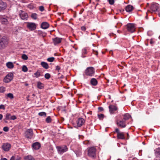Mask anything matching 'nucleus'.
I'll return each mask as SVG.
<instances>
[{
    "instance_id": "nucleus-58",
    "label": "nucleus",
    "mask_w": 160,
    "mask_h": 160,
    "mask_svg": "<svg viewBox=\"0 0 160 160\" xmlns=\"http://www.w3.org/2000/svg\"><path fill=\"white\" fill-rule=\"evenodd\" d=\"M0 160H7L5 158H1Z\"/></svg>"
},
{
    "instance_id": "nucleus-27",
    "label": "nucleus",
    "mask_w": 160,
    "mask_h": 160,
    "mask_svg": "<svg viewBox=\"0 0 160 160\" xmlns=\"http://www.w3.org/2000/svg\"><path fill=\"white\" fill-rule=\"evenodd\" d=\"M75 152L77 156H80L81 154V148H79L78 150H76L75 151Z\"/></svg>"
},
{
    "instance_id": "nucleus-16",
    "label": "nucleus",
    "mask_w": 160,
    "mask_h": 160,
    "mask_svg": "<svg viewBox=\"0 0 160 160\" xmlns=\"http://www.w3.org/2000/svg\"><path fill=\"white\" fill-rule=\"evenodd\" d=\"M54 44L55 45L60 43L62 40V38L56 37L52 38Z\"/></svg>"
},
{
    "instance_id": "nucleus-47",
    "label": "nucleus",
    "mask_w": 160,
    "mask_h": 160,
    "mask_svg": "<svg viewBox=\"0 0 160 160\" xmlns=\"http://www.w3.org/2000/svg\"><path fill=\"white\" fill-rule=\"evenodd\" d=\"M156 154L157 157H160V151H156Z\"/></svg>"
},
{
    "instance_id": "nucleus-11",
    "label": "nucleus",
    "mask_w": 160,
    "mask_h": 160,
    "mask_svg": "<svg viewBox=\"0 0 160 160\" xmlns=\"http://www.w3.org/2000/svg\"><path fill=\"white\" fill-rule=\"evenodd\" d=\"M117 125L121 128H125L126 126V122L124 120H119L117 122Z\"/></svg>"
},
{
    "instance_id": "nucleus-55",
    "label": "nucleus",
    "mask_w": 160,
    "mask_h": 160,
    "mask_svg": "<svg viewBox=\"0 0 160 160\" xmlns=\"http://www.w3.org/2000/svg\"><path fill=\"white\" fill-rule=\"evenodd\" d=\"M154 43V42L152 39H151L150 42V44H153Z\"/></svg>"
},
{
    "instance_id": "nucleus-24",
    "label": "nucleus",
    "mask_w": 160,
    "mask_h": 160,
    "mask_svg": "<svg viewBox=\"0 0 160 160\" xmlns=\"http://www.w3.org/2000/svg\"><path fill=\"white\" fill-rule=\"evenodd\" d=\"M42 66L46 69H48L49 68V66L48 64L45 62H42L41 64Z\"/></svg>"
},
{
    "instance_id": "nucleus-1",
    "label": "nucleus",
    "mask_w": 160,
    "mask_h": 160,
    "mask_svg": "<svg viewBox=\"0 0 160 160\" xmlns=\"http://www.w3.org/2000/svg\"><path fill=\"white\" fill-rule=\"evenodd\" d=\"M95 73V69L92 67L87 68L85 71V74L87 76L92 77L94 76Z\"/></svg>"
},
{
    "instance_id": "nucleus-5",
    "label": "nucleus",
    "mask_w": 160,
    "mask_h": 160,
    "mask_svg": "<svg viewBox=\"0 0 160 160\" xmlns=\"http://www.w3.org/2000/svg\"><path fill=\"white\" fill-rule=\"evenodd\" d=\"M13 75L12 73H8L4 78L3 81L6 83H8L11 81L13 78Z\"/></svg>"
},
{
    "instance_id": "nucleus-4",
    "label": "nucleus",
    "mask_w": 160,
    "mask_h": 160,
    "mask_svg": "<svg viewBox=\"0 0 160 160\" xmlns=\"http://www.w3.org/2000/svg\"><path fill=\"white\" fill-rule=\"evenodd\" d=\"M11 147V145L10 143L5 142L2 144L1 148L4 151L7 152L10 150Z\"/></svg>"
},
{
    "instance_id": "nucleus-6",
    "label": "nucleus",
    "mask_w": 160,
    "mask_h": 160,
    "mask_svg": "<svg viewBox=\"0 0 160 160\" xmlns=\"http://www.w3.org/2000/svg\"><path fill=\"white\" fill-rule=\"evenodd\" d=\"M127 28L128 31L131 33L133 32L135 29V27L134 24L128 23L127 25Z\"/></svg>"
},
{
    "instance_id": "nucleus-46",
    "label": "nucleus",
    "mask_w": 160,
    "mask_h": 160,
    "mask_svg": "<svg viewBox=\"0 0 160 160\" xmlns=\"http://www.w3.org/2000/svg\"><path fill=\"white\" fill-rule=\"evenodd\" d=\"M5 106L3 105H0V109H2L4 110L5 109Z\"/></svg>"
},
{
    "instance_id": "nucleus-34",
    "label": "nucleus",
    "mask_w": 160,
    "mask_h": 160,
    "mask_svg": "<svg viewBox=\"0 0 160 160\" xmlns=\"http://www.w3.org/2000/svg\"><path fill=\"white\" fill-rule=\"evenodd\" d=\"M98 116L100 120H102L104 118V115L103 114H98Z\"/></svg>"
},
{
    "instance_id": "nucleus-37",
    "label": "nucleus",
    "mask_w": 160,
    "mask_h": 160,
    "mask_svg": "<svg viewBox=\"0 0 160 160\" xmlns=\"http://www.w3.org/2000/svg\"><path fill=\"white\" fill-rule=\"evenodd\" d=\"M54 59L55 58L54 57H51L48 58L47 60L49 62H52L54 60Z\"/></svg>"
},
{
    "instance_id": "nucleus-50",
    "label": "nucleus",
    "mask_w": 160,
    "mask_h": 160,
    "mask_svg": "<svg viewBox=\"0 0 160 160\" xmlns=\"http://www.w3.org/2000/svg\"><path fill=\"white\" fill-rule=\"evenodd\" d=\"M115 132L117 133V134L120 133V132L119 131V129L118 128H116L115 130Z\"/></svg>"
},
{
    "instance_id": "nucleus-29",
    "label": "nucleus",
    "mask_w": 160,
    "mask_h": 160,
    "mask_svg": "<svg viewBox=\"0 0 160 160\" xmlns=\"http://www.w3.org/2000/svg\"><path fill=\"white\" fill-rule=\"evenodd\" d=\"M37 86L38 88L40 89H41L43 88L42 84L40 82H39L38 83Z\"/></svg>"
},
{
    "instance_id": "nucleus-31",
    "label": "nucleus",
    "mask_w": 160,
    "mask_h": 160,
    "mask_svg": "<svg viewBox=\"0 0 160 160\" xmlns=\"http://www.w3.org/2000/svg\"><path fill=\"white\" fill-rule=\"evenodd\" d=\"M7 96L11 99H13L14 98L13 94L12 93H9L6 95Z\"/></svg>"
},
{
    "instance_id": "nucleus-14",
    "label": "nucleus",
    "mask_w": 160,
    "mask_h": 160,
    "mask_svg": "<svg viewBox=\"0 0 160 160\" xmlns=\"http://www.w3.org/2000/svg\"><path fill=\"white\" fill-rule=\"evenodd\" d=\"M85 123V120L82 118H79L77 121V123L78 127L82 126Z\"/></svg>"
},
{
    "instance_id": "nucleus-10",
    "label": "nucleus",
    "mask_w": 160,
    "mask_h": 160,
    "mask_svg": "<svg viewBox=\"0 0 160 160\" xmlns=\"http://www.w3.org/2000/svg\"><path fill=\"white\" fill-rule=\"evenodd\" d=\"M159 8V5L157 3H152L150 7V9L152 12H154L157 11Z\"/></svg>"
},
{
    "instance_id": "nucleus-28",
    "label": "nucleus",
    "mask_w": 160,
    "mask_h": 160,
    "mask_svg": "<svg viewBox=\"0 0 160 160\" xmlns=\"http://www.w3.org/2000/svg\"><path fill=\"white\" fill-rule=\"evenodd\" d=\"M38 15L36 13H32L31 15V18L34 19L36 20L37 18Z\"/></svg>"
},
{
    "instance_id": "nucleus-57",
    "label": "nucleus",
    "mask_w": 160,
    "mask_h": 160,
    "mask_svg": "<svg viewBox=\"0 0 160 160\" xmlns=\"http://www.w3.org/2000/svg\"><path fill=\"white\" fill-rule=\"evenodd\" d=\"M2 114H0V120H1L2 119Z\"/></svg>"
},
{
    "instance_id": "nucleus-12",
    "label": "nucleus",
    "mask_w": 160,
    "mask_h": 160,
    "mask_svg": "<svg viewBox=\"0 0 160 160\" xmlns=\"http://www.w3.org/2000/svg\"><path fill=\"white\" fill-rule=\"evenodd\" d=\"M19 16L21 19L23 20H27L28 18L27 14L22 11H21V13H20Z\"/></svg>"
},
{
    "instance_id": "nucleus-61",
    "label": "nucleus",
    "mask_w": 160,
    "mask_h": 160,
    "mask_svg": "<svg viewBox=\"0 0 160 160\" xmlns=\"http://www.w3.org/2000/svg\"><path fill=\"white\" fill-rule=\"evenodd\" d=\"M35 96V94H32V96Z\"/></svg>"
},
{
    "instance_id": "nucleus-21",
    "label": "nucleus",
    "mask_w": 160,
    "mask_h": 160,
    "mask_svg": "<svg viewBox=\"0 0 160 160\" xmlns=\"http://www.w3.org/2000/svg\"><path fill=\"white\" fill-rule=\"evenodd\" d=\"M90 84L92 86H96L98 84V81L95 78H92L90 80Z\"/></svg>"
},
{
    "instance_id": "nucleus-30",
    "label": "nucleus",
    "mask_w": 160,
    "mask_h": 160,
    "mask_svg": "<svg viewBox=\"0 0 160 160\" xmlns=\"http://www.w3.org/2000/svg\"><path fill=\"white\" fill-rule=\"evenodd\" d=\"M45 121L48 123H49L52 122V119L50 116H48L46 118Z\"/></svg>"
},
{
    "instance_id": "nucleus-32",
    "label": "nucleus",
    "mask_w": 160,
    "mask_h": 160,
    "mask_svg": "<svg viewBox=\"0 0 160 160\" xmlns=\"http://www.w3.org/2000/svg\"><path fill=\"white\" fill-rule=\"evenodd\" d=\"M38 115L41 116L46 117V113L44 112H41L38 113Z\"/></svg>"
},
{
    "instance_id": "nucleus-22",
    "label": "nucleus",
    "mask_w": 160,
    "mask_h": 160,
    "mask_svg": "<svg viewBox=\"0 0 160 160\" xmlns=\"http://www.w3.org/2000/svg\"><path fill=\"white\" fill-rule=\"evenodd\" d=\"M133 9V7L130 5H128L126 7V10L127 12H130Z\"/></svg>"
},
{
    "instance_id": "nucleus-7",
    "label": "nucleus",
    "mask_w": 160,
    "mask_h": 160,
    "mask_svg": "<svg viewBox=\"0 0 160 160\" xmlns=\"http://www.w3.org/2000/svg\"><path fill=\"white\" fill-rule=\"evenodd\" d=\"M26 138L29 139H31L33 136L32 130L31 129H28L25 133Z\"/></svg>"
},
{
    "instance_id": "nucleus-43",
    "label": "nucleus",
    "mask_w": 160,
    "mask_h": 160,
    "mask_svg": "<svg viewBox=\"0 0 160 160\" xmlns=\"http://www.w3.org/2000/svg\"><path fill=\"white\" fill-rule=\"evenodd\" d=\"M9 129V128L7 127H5L3 128V130L5 132H8Z\"/></svg>"
},
{
    "instance_id": "nucleus-45",
    "label": "nucleus",
    "mask_w": 160,
    "mask_h": 160,
    "mask_svg": "<svg viewBox=\"0 0 160 160\" xmlns=\"http://www.w3.org/2000/svg\"><path fill=\"white\" fill-rule=\"evenodd\" d=\"M16 117L14 115L11 116L10 119L11 120H14L16 119Z\"/></svg>"
},
{
    "instance_id": "nucleus-3",
    "label": "nucleus",
    "mask_w": 160,
    "mask_h": 160,
    "mask_svg": "<svg viewBox=\"0 0 160 160\" xmlns=\"http://www.w3.org/2000/svg\"><path fill=\"white\" fill-rule=\"evenodd\" d=\"M96 149L95 148L91 147L89 148L88 150V155L92 158H94L96 156Z\"/></svg>"
},
{
    "instance_id": "nucleus-15",
    "label": "nucleus",
    "mask_w": 160,
    "mask_h": 160,
    "mask_svg": "<svg viewBox=\"0 0 160 160\" xmlns=\"http://www.w3.org/2000/svg\"><path fill=\"white\" fill-rule=\"evenodd\" d=\"M109 112L111 114H113L114 112L117 110L118 108L114 105H110L109 106Z\"/></svg>"
},
{
    "instance_id": "nucleus-64",
    "label": "nucleus",
    "mask_w": 160,
    "mask_h": 160,
    "mask_svg": "<svg viewBox=\"0 0 160 160\" xmlns=\"http://www.w3.org/2000/svg\"><path fill=\"white\" fill-rule=\"evenodd\" d=\"M96 1L98 2L99 1V0H96Z\"/></svg>"
},
{
    "instance_id": "nucleus-59",
    "label": "nucleus",
    "mask_w": 160,
    "mask_h": 160,
    "mask_svg": "<svg viewBox=\"0 0 160 160\" xmlns=\"http://www.w3.org/2000/svg\"><path fill=\"white\" fill-rule=\"evenodd\" d=\"M63 78V76L62 75H61V76L59 77L60 78Z\"/></svg>"
},
{
    "instance_id": "nucleus-62",
    "label": "nucleus",
    "mask_w": 160,
    "mask_h": 160,
    "mask_svg": "<svg viewBox=\"0 0 160 160\" xmlns=\"http://www.w3.org/2000/svg\"><path fill=\"white\" fill-rule=\"evenodd\" d=\"M2 133V132H0V135Z\"/></svg>"
},
{
    "instance_id": "nucleus-52",
    "label": "nucleus",
    "mask_w": 160,
    "mask_h": 160,
    "mask_svg": "<svg viewBox=\"0 0 160 160\" xmlns=\"http://www.w3.org/2000/svg\"><path fill=\"white\" fill-rule=\"evenodd\" d=\"M16 158H15V160H20L21 159V158L20 157H18V156H15Z\"/></svg>"
},
{
    "instance_id": "nucleus-25",
    "label": "nucleus",
    "mask_w": 160,
    "mask_h": 160,
    "mask_svg": "<svg viewBox=\"0 0 160 160\" xmlns=\"http://www.w3.org/2000/svg\"><path fill=\"white\" fill-rule=\"evenodd\" d=\"M131 117V116L128 114H126L123 116V120L126 121L128 120Z\"/></svg>"
},
{
    "instance_id": "nucleus-33",
    "label": "nucleus",
    "mask_w": 160,
    "mask_h": 160,
    "mask_svg": "<svg viewBox=\"0 0 160 160\" xmlns=\"http://www.w3.org/2000/svg\"><path fill=\"white\" fill-rule=\"evenodd\" d=\"M11 115L9 113H7L5 116V119L9 120L10 119Z\"/></svg>"
},
{
    "instance_id": "nucleus-42",
    "label": "nucleus",
    "mask_w": 160,
    "mask_h": 160,
    "mask_svg": "<svg viewBox=\"0 0 160 160\" xmlns=\"http://www.w3.org/2000/svg\"><path fill=\"white\" fill-rule=\"evenodd\" d=\"M82 54H85L87 53V50L85 48H83L82 50Z\"/></svg>"
},
{
    "instance_id": "nucleus-60",
    "label": "nucleus",
    "mask_w": 160,
    "mask_h": 160,
    "mask_svg": "<svg viewBox=\"0 0 160 160\" xmlns=\"http://www.w3.org/2000/svg\"><path fill=\"white\" fill-rule=\"evenodd\" d=\"M4 122H6V123H7V122H8L7 121H6L5 120H5H4Z\"/></svg>"
},
{
    "instance_id": "nucleus-2",
    "label": "nucleus",
    "mask_w": 160,
    "mask_h": 160,
    "mask_svg": "<svg viewBox=\"0 0 160 160\" xmlns=\"http://www.w3.org/2000/svg\"><path fill=\"white\" fill-rule=\"evenodd\" d=\"M8 43V40L5 37H2L0 40V49H2L6 47Z\"/></svg>"
},
{
    "instance_id": "nucleus-26",
    "label": "nucleus",
    "mask_w": 160,
    "mask_h": 160,
    "mask_svg": "<svg viewBox=\"0 0 160 160\" xmlns=\"http://www.w3.org/2000/svg\"><path fill=\"white\" fill-rule=\"evenodd\" d=\"M25 160H35L33 157L31 155H28L24 158Z\"/></svg>"
},
{
    "instance_id": "nucleus-54",
    "label": "nucleus",
    "mask_w": 160,
    "mask_h": 160,
    "mask_svg": "<svg viewBox=\"0 0 160 160\" xmlns=\"http://www.w3.org/2000/svg\"><path fill=\"white\" fill-rule=\"evenodd\" d=\"M15 158H16V156H13L11 157L10 160H15Z\"/></svg>"
},
{
    "instance_id": "nucleus-44",
    "label": "nucleus",
    "mask_w": 160,
    "mask_h": 160,
    "mask_svg": "<svg viewBox=\"0 0 160 160\" xmlns=\"http://www.w3.org/2000/svg\"><path fill=\"white\" fill-rule=\"evenodd\" d=\"M39 9L41 12L43 11L44 10V7L43 6H40L39 8Z\"/></svg>"
},
{
    "instance_id": "nucleus-18",
    "label": "nucleus",
    "mask_w": 160,
    "mask_h": 160,
    "mask_svg": "<svg viewBox=\"0 0 160 160\" xmlns=\"http://www.w3.org/2000/svg\"><path fill=\"white\" fill-rule=\"evenodd\" d=\"M32 146L34 149L37 150L40 148L41 147V145L39 143L36 142L32 144Z\"/></svg>"
},
{
    "instance_id": "nucleus-36",
    "label": "nucleus",
    "mask_w": 160,
    "mask_h": 160,
    "mask_svg": "<svg viewBox=\"0 0 160 160\" xmlns=\"http://www.w3.org/2000/svg\"><path fill=\"white\" fill-rule=\"evenodd\" d=\"M6 90L5 87H0V92H3Z\"/></svg>"
},
{
    "instance_id": "nucleus-39",
    "label": "nucleus",
    "mask_w": 160,
    "mask_h": 160,
    "mask_svg": "<svg viewBox=\"0 0 160 160\" xmlns=\"http://www.w3.org/2000/svg\"><path fill=\"white\" fill-rule=\"evenodd\" d=\"M34 75L36 76V77L38 78L40 76V72L38 71H37L35 73Z\"/></svg>"
},
{
    "instance_id": "nucleus-51",
    "label": "nucleus",
    "mask_w": 160,
    "mask_h": 160,
    "mask_svg": "<svg viewBox=\"0 0 160 160\" xmlns=\"http://www.w3.org/2000/svg\"><path fill=\"white\" fill-rule=\"evenodd\" d=\"M81 29L82 31H85L86 30V28L85 26H82L81 27Z\"/></svg>"
},
{
    "instance_id": "nucleus-20",
    "label": "nucleus",
    "mask_w": 160,
    "mask_h": 160,
    "mask_svg": "<svg viewBox=\"0 0 160 160\" xmlns=\"http://www.w3.org/2000/svg\"><path fill=\"white\" fill-rule=\"evenodd\" d=\"M117 138L118 139H125V137L123 132H120L117 134Z\"/></svg>"
},
{
    "instance_id": "nucleus-40",
    "label": "nucleus",
    "mask_w": 160,
    "mask_h": 160,
    "mask_svg": "<svg viewBox=\"0 0 160 160\" xmlns=\"http://www.w3.org/2000/svg\"><path fill=\"white\" fill-rule=\"evenodd\" d=\"M22 58L23 59L25 60H27L28 59V56L25 54H23L22 55Z\"/></svg>"
},
{
    "instance_id": "nucleus-13",
    "label": "nucleus",
    "mask_w": 160,
    "mask_h": 160,
    "mask_svg": "<svg viewBox=\"0 0 160 160\" xmlns=\"http://www.w3.org/2000/svg\"><path fill=\"white\" fill-rule=\"evenodd\" d=\"M8 17L7 16H1L0 17V20L2 24L6 25L8 23Z\"/></svg>"
},
{
    "instance_id": "nucleus-8",
    "label": "nucleus",
    "mask_w": 160,
    "mask_h": 160,
    "mask_svg": "<svg viewBox=\"0 0 160 160\" xmlns=\"http://www.w3.org/2000/svg\"><path fill=\"white\" fill-rule=\"evenodd\" d=\"M27 27L30 30L33 31L36 29V24L34 22H28Z\"/></svg>"
},
{
    "instance_id": "nucleus-9",
    "label": "nucleus",
    "mask_w": 160,
    "mask_h": 160,
    "mask_svg": "<svg viewBox=\"0 0 160 160\" xmlns=\"http://www.w3.org/2000/svg\"><path fill=\"white\" fill-rule=\"evenodd\" d=\"M57 148L58 151L60 153H63L66 152L68 150V148L67 146L65 145L61 147H57Z\"/></svg>"
},
{
    "instance_id": "nucleus-19",
    "label": "nucleus",
    "mask_w": 160,
    "mask_h": 160,
    "mask_svg": "<svg viewBox=\"0 0 160 160\" xmlns=\"http://www.w3.org/2000/svg\"><path fill=\"white\" fill-rule=\"evenodd\" d=\"M49 26V24L46 22H44L42 23L41 27L43 29H45L48 28Z\"/></svg>"
},
{
    "instance_id": "nucleus-41",
    "label": "nucleus",
    "mask_w": 160,
    "mask_h": 160,
    "mask_svg": "<svg viewBox=\"0 0 160 160\" xmlns=\"http://www.w3.org/2000/svg\"><path fill=\"white\" fill-rule=\"evenodd\" d=\"M108 1L109 3L111 5H113L114 3V0H108Z\"/></svg>"
},
{
    "instance_id": "nucleus-53",
    "label": "nucleus",
    "mask_w": 160,
    "mask_h": 160,
    "mask_svg": "<svg viewBox=\"0 0 160 160\" xmlns=\"http://www.w3.org/2000/svg\"><path fill=\"white\" fill-rule=\"evenodd\" d=\"M98 109L100 111H102L103 110V108L101 107H98Z\"/></svg>"
},
{
    "instance_id": "nucleus-35",
    "label": "nucleus",
    "mask_w": 160,
    "mask_h": 160,
    "mask_svg": "<svg viewBox=\"0 0 160 160\" xmlns=\"http://www.w3.org/2000/svg\"><path fill=\"white\" fill-rule=\"evenodd\" d=\"M22 70L24 72H26L28 71V68L25 65H23L22 68Z\"/></svg>"
},
{
    "instance_id": "nucleus-49",
    "label": "nucleus",
    "mask_w": 160,
    "mask_h": 160,
    "mask_svg": "<svg viewBox=\"0 0 160 160\" xmlns=\"http://www.w3.org/2000/svg\"><path fill=\"white\" fill-rule=\"evenodd\" d=\"M61 69L60 67L59 66H57L56 67V70L59 71Z\"/></svg>"
},
{
    "instance_id": "nucleus-63",
    "label": "nucleus",
    "mask_w": 160,
    "mask_h": 160,
    "mask_svg": "<svg viewBox=\"0 0 160 160\" xmlns=\"http://www.w3.org/2000/svg\"><path fill=\"white\" fill-rule=\"evenodd\" d=\"M146 18L147 19V18H147V16H146Z\"/></svg>"
},
{
    "instance_id": "nucleus-17",
    "label": "nucleus",
    "mask_w": 160,
    "mask_h": 160,
    "mask_svg": "<svg viewBox=\"0 0 160 160\" xmlns=\"http://www.w3.org/2000/svg\"><path fill=\"white\" fill-rule=\"evenodd\" d=\"M6 7V3L2 1H0V11L5 10Z\"/></svg>"
},
{
    "instance_id": "nucleus-38",
    "label": "nucleus",
    "mask_w": 160,
    "mask_h": 160,
    "mask_svg": "<svg viewBox=\"0 0 160 160\" xmlns=\"http://www.w3.org/2000/svg\"><path fill=\"white\" fill-rule=\"evenodd\" d=\"M44 77L46 79H49L50 78V75L49 73L45 74Z\"/></svg>"
},
{
    "instance_id": "nucleus-56",
    "label": "nucleus",
    "mask_w": 160,
    "mask_h": 160,
    "mask_svg": "<svg viewBox=\"0 0 160 160\" xmlns=\"http://www.w3.org/2000/svg\"><path fill=\"white\" fill-rule=\"evenodd\" d=\"M127 139H128L129 138V134H128V133H127Z\"/></svg>"
},
{
    "instance_id": "nucleus-23",
    "label": "nucleus",
    "mask_w": 160,
    "mask_h": 160,
    "mask_svg": "<svg viewBox=\"0 0 160 160\" xmlns=\"http://www.w3.org/2000/svg\"><path fill=\"white\" fill-rule=\"evenodd\" d=\"M7 67L9 68L12 69L14 67L13 63L11 62H8L6 64Z\"/></svg>"
},
{
    "instance_id": "nucleus-48",
    "label": "nucleus",
    "mask_w": 160,
    "mask_h": 160,
    "mask_svg": "<svg viewBox=\"0 0 160 160\" xmlns=\"http://www.w3.org/2000/svg\"><path fill=\"white\" fill-rule=\"evenodd\" d=\"M93 52L96 55H98V52H97V51L93 50Z\"/></svg>"
}]
</instances>
